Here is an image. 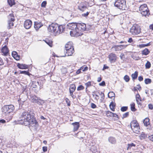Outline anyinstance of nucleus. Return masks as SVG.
I'll use <instances>...</instances> for the list:
<instances>
[{"instance_id":"1","label":"nucleus","mask_w":153,"mask_h":153,"mask_svg":"<svg viewBox=\"0 0 153 153\" xmlns=\"http://www.w3.org/2000/svg\"><path fill=\"white\" fill-rule=\"evenodd\" d=\"M34 114L31 111H23L20 115L19 121L22 125H30L35 126L37 122L34 117Z\"/></svg>"},{"instance_id":"2","label":"nucleus","mask_w":153,"mask_h":153,"mask_svg":"<svg viewBox=\"0 0 153 153\" xmlns=\"http://www.w3.org/2000/svg\"><path fill=\"white\" fill-rule=\"evenodd\" d=\"M65 29L64 25H60L55 23H52L48 27V31L53 33L55 36L58 35L62 33Z\"/></svg>"},{"instance_id":"3","label":"nucleus","mask_w":153,"mask_h":153,"mask_svg":"<svg viewBox=\"0 0 153 153\" xmlns=\"http://www.w3.org/2000/svg\"><path fill=\"white\" fill-rule=\"evenodd\" d=\"M67 28L71 30L70 32L71 36L77 37L83 34L81 32H79L77 28V23L74 22L69 23L67 25Z\"/></svg>"},{"instance_id":"4","label":"nucleus","mask_w":153,"mask_h":153,"mask_svg":"<svg viewBox=\"0 0 153 153\" xmlns=\"http://www.w3.org/2000/svg\"><path fill=\"white\" fill-rule=\"evenodd\" d=\"M74 48L71 45V43L68 42L65 45V50L64 51L65 53L60 56L61 57H64L66 56H71L74 53Z\"/></svg>"},{"instance_id":"5","label":"nucleus","mask_w":153,"mask_h":153,"mask_svg":"<svg viewBox=\"0 0 153 153\" xmlns=\"http://www.w3.org/2000/svg\"><path fill=\"white\" fill-rule=\"evenodd\" d=\"M139 10L140 13L143 16L146 17L148 16L150 14L149 10L146 4H143L141 5L139 8Z\"/></svg>"},{"instance_id":"6","label":"nucleus","mask_w":153,"mask_h":153,"mask_svg":"<svg viewBox=\"0 0 153 153\" xmlns=\"http://www.w3.org/2000/svg\"><path fill=\"white\" fill-rule=\"evenodd\" d=\"M114 4L115 7L122 10H125L127 8L126 0H117Z\"/></svg>"},{"instance_id":"7","label":"nucleus","mask_w":153,"mask_h":153,"mask_svg":"<svg viewBox=\"0 0 153 153\" xmlns=\"http://www.w3.org/2000/svg\"><path fill=\"white\" fill-rule=\"evenodd\" d=\"M14 109V107L13 105H5L2 108V112L3 113L7 114L13 112Z\"/></svg>"},{"instance_id":"8","label":"nucleus","mask_w":153,"mask_h":153,"mask_svg":"<svg viewBox=\"0 0 153 153\" xmlns=\"http://www.w3.org/2000/svg\"><path fill=\"white\" fill-rule=\"evenodd\" d=\"M8 18L7 28L8 29H11L14 25L13 22L15 21L14 15L13 13L10 14L8 16Z\"/></svg>"},{"instance_id":"9","label":"nucleus","mask_w":153,"mask_h":153,"mask_svg":"<svg viewBox=\"0 0 153 153\" xmlns=\"http://www.w3.org/2000/svg\"><path fill=\"white\" fill-rule=\"evenodd\" d=\"M130 32L132 35L137 34L140 32V28L137 25H134L130 29Z\"/></svg>"},{"instance_id":"10","label":"nucleus","mask_w":153,"mask_h":153,"mask_svg":"<svg viewBox=\"0 0 153 153\" xmlns=\"http://www.w3.org/2000/svg\"><path fill=\"white\" fill-rule=\"evenodd\" d=\"M30 100L32 102L36 103L39 105H42L44 102L43 100H41L35 95L31 96Z\"/></svg>"},{"instance_id":"11","label":"nucleus","mask_w":153,"mask_h":153,"mask_svg":"<svg viewBox=\"0 0 153 153\" xmlns=\"http://www.w3.org/2000/svg\"><path fill=\"white\" fill-rule=\"evenodd\" d=\"M77 28L78 29L79 32H81V30L85 31L86 29V25L84 23H77Z\"/></svg>"},{"instance_id":"12","label":"nucleus","mask_w":153,"mask_h":153,"mask_svg":"<svg viewBox=\"0 0 153 153\" xmlns=\"http://www.w3.org/2000/svg\"><path fill=\"white\" fill-rule=\"evenodd\" d=\"M32 21L27 19L25 21L24 23V27L26 29H29L30 28L32 25Z\"/></svg>"},{"instance_id":"13","label":"nucleus","mask_w":153,"mask_h":153,"mask_svg":"<svg viewBox=\"0 0 153 153\" xmlns=\"http://www.w3.org/2000/svg\"><path fill=\"white\" fill-rule=\"evenodd\" d=\"M127 46V45H115L112 48H114L115 51H119L125 48Z\"/></svg>"},{"instance_id":"14","label":"nucleus","mask_w":153,"mask_h":153,"mask_svg":"<svg viewBox=\"0 0 153 153\" xmlns=\"http://www.w3.org/2000/svg\"><path fill=\"white\" fill-rule=\"evenodd\" d=\"M42 26V24L40 22H34V27L37 30H38Z\"/></svg>"},{"instance_id":"15","label":"nucleus","mask_w":153,"mask_h":153,"mask_svg":"<svg viewBox=\"0 0 153 153\" xmlns=\"http://www.w3.org/2000/svg\"><path fill=\"white\" fill-rule=\"evenodd\" d=\"M136 144L133 143L128 144L127 149L128 150H133L135 148Z\"/></svg>"},{"instance_id":"16","label":"nucleus","mask_w":153,"mask_h":153,"mask_svg":"<svg viewBox=\"0 0 153 153\" xmlns=\"http://www.w3.org/2000/svg\"><path fill=\"white\" fill-rule=\"evenodd\" d=\"M109 59L110 61L115 62L116 59V57L115 54L111 53L109 56Z\"/></svg>"},{"instance_id":"17","label":"nucleus","mask_w":153,"mask_h":153,"mask_svg":"<svg viewBox=\"0 0 153 153\" xmlns=\"http://www.w3.org/2000/svg\"><path fill=\"white\" fill-rule=\"evenodd\" d=\"M130 125L131 129L139 126V124L136 120H134L132 121Z\"/></svg>"},{"instance_id":"18","label":"nucleus","mask_w":153,"mask_h":153,"mask_svg":"<svg viewBox=\"0 0 153 153\" xmlns=\"http://www.w3.org/2000/svg\"><path fill=\"white\" fill-rule=\"evenodd\" d=\"M78 7L79 9L82 11H83L87 9V7L86 5L84 4L83 3H82L80 4Z\"/></svg>"},{"instance_id":"19","label":"nucleus","mask_w":153,"mask_h":153,"mask_svg":"<svg viewBox=\"0 0 153 153\" xmlns=\"http://www.w3.org/2000/svg\"><path fill=\"white\" fill-rule=\"evenodd\" d=\"M1 52L4 55H7L8 52V49L6 45L4 46V47L2 48Z\"/></svg>"},{"instance_id":"20","label":"nucleus","mask_w":153,"mask_h":153,"mask_svg":"<svg viewBox=\"0 0 153 153\" xmlns=\"http://www.w3.org/2000/svg\"><path fill=\"white\" fill-rule=\"evenodd\" d=\"M72 125L74 126V131H77L79 127V122H75L72 123Z\"/></svg>"},{"instance_id":"21","label":"nucleus","mask_w":153,"mask_h":153,"mask_svg":"<svg viewBox=\"0 0 153 153\" xmlns=\"http://www.w3.org/2000/svg\"><path fill=\"white\" fill-rule=\"evenodd\" d=\"M12 55L14 58L16 60H18L20 59V56L19 55L17 52L15 51H13L12 52Z\"/></svg>"},{"instance_id":"22","label":"nucleus","mask_w":153,"mask_h":153,"mask_svg":"<svg viewBox=\"0 0 153 153\" xmlns=\"http://www.w3.org/2000/svg\"><path fill=\"white\" fill-rule=\"evenodd\" d=\"M17 65L18 68L21 69H26L28 67L27 65L25 64L18 63Z\"/></svg>"},{"instance_id":"23","label":"nucleus","mask_w":153,"mask_h":153,"mask_svg":"<svg viewBox=\"0 0 153 153\" xmlns=\"http://www.w3.org/2000/svg\"><path fill=\"white\" fill-rule=\"evenodd\" d=\"M136 134H138L140 132V128L139 126H138L136 128H133L131 129Z\"/></svg>"},{"instance_id":"24","label":"nucleus","mask_w":153,"mask_h":153,"mask_svg":"<svg viewBox=\"0 0 153 153\" xmlns=\"http://www.w3.org/2000/svg\"><path fill=\"white\" fill-rule=\"evenodd\" d=\"M143 123L145 126H147L150 124L149 119L148 118H146L143 121Z\"/></svg>"},{"instance_id":"25","label":"nucleus","mask_w":153,"mask_h":153,"mask_svg":"<svg viewBox=\"0 0 153 153\" xmlns=\"http://www.w3.org/2000/svg\"><path fill=\"white\" fill-rule=\"evenodd\" d=\"M108 141L111 144H115L116 142L115 139L113 137H110L108 138Z\"/></svg>"},{"instance_id":"26","label":"nucleus","mask_w":153,"mask_h":153,"mask_svg":"<svg viewBox=\"0 0 153 153\" xmlns=\"http://www.w3.org/2000/svg\"><path fill=\"white\" fill-rule=\"evenodd\" d=\"M150 52V51L148 49L146 48L142 51V53L143 55H147Z\"/></svg>"},{"instance_id":"27","label":"nucleus","mask_w":153,"mask_h":153,"mask_svg":"<svg viewBox=\"0 0 153 153\" xmlns=\"http://www.w3.org/2000/svg\"><path fill=\"white\" fill-rule=\"evenodd\" d=\"M76 89V86L74 84H71V85L69 91L70 92H74Z\"/></svg>"},{"instance_id":"28","label":"nucleus","mask_w":153,"mask_h":153,"mask_svg":"<svg viewBox=\"0 0 153 153\" xmlns=\"http://www.w3.org/2000/svg\"><path fill=\"white\" fill-rule=\"evenodd\" d=\"M138 72L136 71L134 73L132 74L131 76L133 80H134L137 78L138 76Z\"/></svg>"},{"instance_id":"29","label":"nucleus","mask_w":153,"mask_h":153,"mask_svg":"<svg viewBox=\"0 0 153 153\" xmlns=\"http://www.w3.org/2000/svg\"><path fill=\"white\" fill-rule=\"evenodd\" d=\"M97 147L95 146H92L90 148V150L93 153H96L97 151Z\"/></svg>"},{"instance_id":"30","label":"nucleus","mask_w":153,"mask_h":153,"mask_svg":"<svg viewBox=\"0 0 153 153\" xmlns=\"http://www.w3.org/2000/svg\"><path fill=\"white\" fill-rule=\"evenodd\" d=\"M151 45V43L150 42H149L148 43L144 44H142L140 45H139V46L140 48H143L145 47L146 46H148L150 45Z\"/></svg>"},{"instance_id":"31","label":"nucleus","mask_w":153,"mask_h":153,"mask_svg":"<svg viewBox=\"0 0 153 153\" xmlns=\"http://www.w3.org/2000/svg\"><path fill=\"white\" fill-rule=\"evenodd\" d=\"M45 42L50 47H52V42L51 41L49 40L48 39H46L44 40Z\"/></svg>"},{"instance_id":"32","label":"nucleus","mask_w":153,"mask_h":153,"mask_svg":"<svg viewBox=\"0 0 153 153\" xmlns=\"http://www.w3.org/2000/svg\"><path fill=\"white\" fill-rule=\"evenodd\" d=\"M139 137L142 140L145 139L147 137V135L144 133L142 132L139 136Z\"/></svg>"},{"instance_id":"33","label":"nucleus","mask_w":153,"mask_h":153,"mask_svg":"<svg viewBox=\"0 0 153 153\" xmlns=\"http://www.w3.org/2000/svg\"><path fill=\"white\" fill-rule=\"evenodd\" d=\"M8 3L10 7H12L13 5L15 4V2L14 0H8Z\"/></svg>"},{"instance_id":"34","label":"nucleus","mask_w":153,"mask_h":153,"mask_svg":"<svg viewBox=\"0 0 153 153\" xmlns=\"http://www.w3.org/2000/svg\"><path fill=\"white\" fill-rule=\"evenodd\" d=\"M110 106L111 109L113 111H114V108L115 106V105L114 104V103L112 102L110 104Z\"/></svg>"},{"instance_id":"35","label":"nucleus","mask_w":153,"mask_h":153,"mask_svg":"<svg viewBox=\"0 0 153 153\" xmlns=\"http://www.w3.org/2000/svg\"><path fill=\"white\" fill-rule=\"evenodd\" d=\"M144 82L146 84H150L152 82V80L150 79H146L144 80Z\"/></svg>"},{"instance_id":"36","label":"nucleus","mask_w":153,"mask_h":153,"mask_svg":"<svg viewBox=\"0 0 153 153\" xmlns=\"http://www.w3.org/2000/svg\"><path fill=\"white\" fill-rule=\"evenodd\" d=\"M115 94L113 92H109L108 94V97L110 98H111L112 97L114 96Z\"/></svg>"},{"instance_id":"37","label":"nucleus","mask_w":153,"mask_h":153,"mask_svg":"<svg viewBox=\"0 0 153 153\" xmlns=\"http://www.w3.org/2000/svg\"><path fill=\"white\" fill-rule=\"evenodd\" d=\"M131 110L132 111H135L136 109L135 108V104L134 103H133L131 104Z\"/></svg>"},{"instance_id":"38","label":"nucleus","mask_w":153,"mask_h":153,"mask_svg":"<svg viewBox=\"0 0 153 153\" xmlns=\"http://www.w3.org/2000/svg\"><path fill=\"white\" fill-rule=\"evenodd\" d=\"M151 66V64L150 62L149 61H148L147 63L145 64L146 68V69H149L150 68Z\"/></svg>"},{"instance_id":"39","label":"nucleus","mask_w":153,"mask_h":153,"mask_svg":"<svg viewBox=\"0 0 153 153\" xmlns=\"http://www.w3.org/2000/svg\"><path fill=\"white\" fill-rule=\"evenodd\" d=\"M140 96L138 94H137L136 96V99L137 102L138 104H139V100H140Z\"/></svg>"},{"instance_id":"40","label":"nucleus","mask_w":153,"mask_h":153,"mask_svg":"<svg viewBox=\"0 0 153 153\" xmlns=\"http://www.w3.org/2000/svg\"><path fill=\"white\" fill-rule=\"evenodd\" d=\"M20 74H24L25 75H30V73H29V72L27 71H20Z\"/></svg>"},{"instance_id":"41","label":"nucleus","mask_w":153,"mask_h":153,"mask_svg":"<svg viewBox=\"0 0 153 153\" xmlns=\"http://www.w3.org/2000/svg\"><path fill=\"white\" fill-rule=\"evenodd\" d=\"M124 79L127 82H128L130 79L129 77L127 75H126L124 76Z\"/></svg>"},{"instance_id":"42","label":"nucleus","mask_w":153,"mask_h":153,"mask_svg":"<svg viewBox=\"0 0 153 153\" xmlns=\"http://www.w3.org/2000/svg\"><path fill=\"white\" fill-rule=\"evenodd\" d=\"M88 67L85 66H83L80 68V69L82 70L83 71H85L88 70Z\"/></svg>"},{"instance_id":"43","label":"nucleus","mask_w":153,"mask_h":153,"mask_svg":"<svg viewBox=\"0 0 153 153\" xmlns=\"http://www.w3.org/2000/svg\"><path fill=\"white\" fill-rule=\"evenodd\" d=\"M134 89L135 91H137V90H140L141 89V87L140 85H137L136 87H134Z\"/></svg>"},{"instance_id":"44","label":"nucleus","mask_w":153,"mask_h":153,"mask_svg":"<svg viewBox=\"0 0 153 153\" xmlns=\"http://www.w3.org/2000/svg\"><path fill=\"white\" fill-rule=\"evenodd\" d=\"M128 109V107L127 106H123L121 108V110L122 111H126Z\"/></svg>"},{"instance_id":"45","label":"nucleus","mask_w":153,"mask_h":153,"mask_svg":"<svg viewBox=\"0 0 153 153\" xmlns=\"http://www.w3.org/2000/svg\"><path fill=\"white\" fill-rule=\"evenodd\" d=\"M106 113L108 116L109 115L110 117H112V115H113V113H112L109 111H106Z\"/></svg>"},{"instance_id":"46","label":"nucleus","mask_w":153,"mask_h":153,"mask_svg":"<svg viewBox=\"0 0 153 153\" xmlns=\"http://www.w3.org/2000/svg\"><path fill=\"white\" fill-rule=\"evenodd\" d=\"M129 115V112H127L125 113L124 114H123V115L122 118L123 119V118H126Z\"/></svg>"},{"instance_id":"47","label":"nucleus","mask_w":153,"mask_h":153,"mask_svg":"<svg viewBox=\"0 0 153 153\" xmlns=\"http://www.w3.org/2000/svg\"><path fill=\"white\" fill-rule=\"evenodd\" d=\"M84 88V87L82 85H79L77 88V90L78 91L83 90Z\"/></svg>"},{"instance_id":"48","label":"nucleus","mask_w":153,"mask_h":153,"mask_svg":"<svg viewBox=\"0 0 153 153\" xmlns=\"http://www.w3.org/2000/svg\"><path fill=\"white\" fill-rule=\"evenodd\" d=\"M46 1H44L41 4V6L43 7H45L46 5Z\"/></svg>"},{"instance_id":"49","label":"nucleus","mask_w":153,"mask_h":153,"mask_svg":"<svg viewBox=\"0 0 153 153\" xmlns=\"http://www.w3.org/2000/svg\"><path fill=\"white\" fill-rule=\"evenodd\" d=\"M66 102L67 104V105L68 106H70V105L71 104L70 102V101L69 100L68 98H66L65 99Z\"/></svg>"},{"instance_id":"50","label":"nucleus","mask_w":153,"mask_h":153,"mask_svg":"<svg viewBox=\"0 0 153 153\" xmlns=\"http://www.w3.org/2000/svg\"><path fill=\"white\" fill-rule=\"evenodd\" d=\"M89 12H87L85 13H84L82 14V16L83 17H86L89 14Z\"/></svg>"},{"instance_id":"51","label":"nucleus","mask_w":153,"mask_h":153,"mask_svg":"<svg viewBox=\"0 0 153 153\" xmlns=\"http://www.w3.org/2000/svg\"><path fill=\"white\" fill-rule=\"evenodd\" d=\"M100 95L101 96V98L103 99L105 98L104 94L102 92H101L100 93H99Z\"/></svg>"},{"instance_id":"52","label":"nucleus","mask_w":153,"mask_h":153,"mask_svg":"<svg viewBox=\"0 0 153 153\" xmlns=\"http://www.w3.org/2000/svg\"><path fill=\"white\" fill-rule=\"evenodd\" d=\"M85 85L86 86V89H87V88L89 87V86L91 85V82H88L86 83Z\"/></svg>"},{"instance_id":"53","label":"nucleus","mask_w":153,"mask_h":153,"mask_svg":"<svg viewBox=\"0 0 153 153\" xmlns=\"http://www.w3.org/2000/svg\"><path fill=\"white\" fill-rule=\"evenodd\" d=\"M99 85L101 86H104L105 85V82L104 81H102L99 84Z\"/></svg>"},{"instance_id":"54","label":"nucleus","mask_w":153,"mask_h":153,"mask_svg":"<svg viewBox=\"0 0 153 153\" xmlns=\"http://www.w3.org/2000/svg\"><path fill=\"white\" fill-rule=\"evenodd\" d=\"M147 129H149L150 130H153V127H151L149 124V125L147 126Z\"/></svg>"},{"instance_id":"55","label":"nucleus","mask_w":153,"mask_h":153,"mask_svg":"<svg viewBox=\"0 0 153 153\" xmlns=\"http://www.w3.org/2000/svg\"><path fill=\"white\" fill-rule=\"evenodd\" d=\"M73 92H70V94L71 96L73 98H75L76 97V96L74 95L73 94Z\"/></svg>"},{"instance_id":"56","label":"nucleus","mask_w":153,"mask_h":153,"mask_svg":"<svg viewBox=\"0 0 153 153\" xmlns=\"http://www.w3.org/2000/svg\"><path fill=\"white\" fill-rule=\"evenodd\" d=\"M149 108L151 109H153V105L152 104H150L148 105Z\"/></svg>"},{"instance_id":"57","label":"nucleus","mask_w":153,"mask_h":153,"mask_svg":"<svg viewBox=\"0 0 153 153\" xmlns=\"http://www.w3.org/2000/svg\"><path fill=\"white\" fill-rule=\"evenodd\" d=\"M42 149L44 152H45L47 151L48 148L47 146H43L42 147Z\"/></svg>"},{"instance_id":"58","label":"nucleus","mask_w":153,"mask_h":153,"mask_svg":"<svg viewBox=\"0 0 153 153\" xmlns=\"http://www.w3.org/2000/svg\"><path fill=\"white\" fill-rule=\"evenodd\" d=\"M96 105L95 104L93 103L91 104V107L93 108H96Z\"/></svg>"},{"instance_id":"59","label":"nucleus","mask_w":153,"mask_h":153,"mask_svg":"<svg viewBox=\"0 0 153 153\" xmlns=\"http://www.w3.org/2000/svg\"><path fill=\"white\" fill-rule=\"evenodd\" d=\"M138 79L140 81H141L143 80V78L141 76H140L138 77Z\"/></svg>"},{"instance_id":"60","label":"nucleus","mask_w":153,"mask_h":153,"mask_svg":"<svg viewBox=\"0 0 153 153\" xmlns=\"http://www.w3.org/2000/svg\"><path fill=\"white\" fill-rule=\"evenodd\" d=\"M149 138L150 140L153 141V135L149 136Z\"/></svg>"},{"instance_id":"61","label":"nucleus","mask_w":153,"mask_h":153,"mask_svg":"<svg viewBox=\"0 0 153 153\" xmlns=\"http://www.w3.org/2000/svg\"><path fill=\"white\" fill-rule=\"evenodd\" d=\"M4 63L3 62L1 58L0 57V65H4Z\"/></svg>"},{"instance_id":"62","label":"nucleus","mask_w":153,"mask_h":153,"mask_svg":"<svg viewBox=\"0 0 153 153\" xmlns=\"http://www.w3.org/2000/svg\"><path fill=\"white\" fill-rule=\"evenodd\" d=\"M133 41V39H132V38H130L128 42H129V43H131V42H132Z\"/></svg>"},{"instance_id":"63","label":"nucleus","mask_w":153,"mask_h":153,"mask_svg":"<svg viewBox=\"0 0 153 153\" xmlns=\"http://www.w3.org/2000/svg\"><path fill=\"white\" fill-rule=\"evenodd\" d=\"M6 121L4 120H0V123H5Z\"/></svg>"},{"instance_id":"64","label":"nucleus","mask_w":153,"mask_h":153,"mask_svg":"<svg viewBox=\"0 0 153 153\" xmlns=\"http://www.w3.org/2000/svg\"><path fill=\"white\" fill-rule=\"evenodd\" d=\"M149 28L150 29H151L152 30H153V24L152 25H151L149 26Z\"/></svg>"}]
</instances>
